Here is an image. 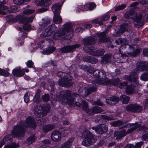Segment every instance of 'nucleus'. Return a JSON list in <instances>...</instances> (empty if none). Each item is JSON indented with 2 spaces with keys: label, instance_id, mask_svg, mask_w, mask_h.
Listing matches in <instances>:
<instances>
[{
  "label": "nucleus",
  "instance_id": "obj_44",
  "mask_svg": "<svg viewBox=\"0 0 148 148\" xmlns=\"http://www.w3.org/2000/svg\"><path fill=\"white\" fill-rule=\"evenodd\" d=\"M82 109L86 112L88 114L89 111H90V110L88 108V103L86 102L85 101H83L82 102Z\"/></svg>",
  "mask_w": 148,
  "mask_h": 148
},
{
  "label": "nucleus",
  "instance_id": "obj_45",
  "mask_svg": "<svg viewBox=\"0 0 148 148\" xmlns=\"http://www.w3.org/2000/svg\"><path fill=\"white\" fill-rule=\"evenodd\" d=\"M55 49L54 47H49L45 50L43 51L42 53L46 54H49L53 53L55 50Z\"/></svg>",
  "mask_w": 148,
  "mask_h": 148
},
{
  "label": "nucleus",
  "instance_id": "obj_41",
  "mask_svg": "<svg viewBox=\"0 0 148 148\" xmlns=\"http://www.w3.org/2000/svg\"><path fill=\"white\" fill-rule=\"evenodd\" d=\"M50 84V86L51 88V91L50 92V94L51 95V97L53 99H55L56 97V94L53 92L54 88V82L52 81H51L49 83Z\"/></svg>",
  "mask_w": 148,
  "mask_h": 148
},
{
  "label": "nucleus",
  "instance_id": "obj_55",
  "mask_svg": "<svg viewBox=\"0 0 148 148\" xmlns=\"http://www.w3.org/2000/svg\"><path fill=\"white\" fill-rule=\"evenodd\" d=\"M90 102L92 104L95 105H97L99 106H102L103 105V103L99 99H98L96 101L92 100L90 101Z\"/></svg>",
  "mask_w": 148,
  "mask_h": 148
},
{
  "label": "nucleus",
  "instance_id": "obj_50",
  "mask_svg": "<svg viewBox=\"0 0 148 148\" xmlns=\"http://www.w3.org/2000/svg\"><path fill=\"white\" fill-rule=\"evenodd\" d=\"M42 98L44 101L47 102L49 101L50 99L49 95L48 94H45L42 96Z\"/></svg>",
  "mask_w": 148,
  "mask_h": 148
},
{
  "label": "nucleus",
  "instance_id": "obj_51",
  "mask_svg": "<svg viewBox=\"0 0 148 148\" xmlns=\"http://www.w3.org/2000/svg\"><path fill=\"white\" fill-rule=\"evenodd\" d=\"M7 9V8L6 6L1 4L0 5V13L3 15L6 14V13L5 12L3 11V10H5Z\"/></svg>",
  "mask_w": 148,
  "mask_h": 148
},
{
  "label": "nucleus",
  "instance_id": "obj_22",
  "mask_svg": "<svg viewBox=\"0 0 148 148\" xmlns=\"http://www.w3.org/2000/svg\"><path fill=\"white\" fill-rule=\"evenodd\" d=\"M89 54L95 56H101L104 54L103 49L95 50L92 47H90V50L87 52Z\"/></svg>",
  "mask_w": 148,
  "mask_h": 148
},
{
  "label": "nucleus",
  "instance_id": "obj_47",
  "mask_svg": "<svg viewBox=\"0 0 148 148\" xmlns=\"http://www.w3.org/2000/svg\"><path fill=\"white\" fill-rule=\"evenodd\" d=\"M84 7H87L88 9V10H93L96 7V5L94 3H91L85 4V6Z\"/></svg>",
  "mask_w": 148,
  "mask_h": 148
},
{
  "label": "nucleus",
  "instance_id": "obj_1",
  "mask_svg": "<svg viewBox=\"0 0 148 148\" xmlns=\"http://www.w3.org/2000/svg\"><path fill=\"white\" fill-rule=\"evenodd\" d=\"M35 128L36 123L34 118L29 116L26 119L25 123L21 121L20 124L15 126L13 134L14 137H22L25 135V128L27 126Z\"/></svg>",
  "mask_w": 148,
  "mask_h": 148
},
{
  "label": "nucleus",
  "instance_id": "obj_35",
  "mask_svg": "<svg viewBox=\"0 0 148 148\" xmlns=\"http://www.w3.org/2000/svg\"><path fill=\"white\" fill-rule=\"evenodd\" d=\"M60 4L59 3L55 4L53 5L51 7V9L54 13V14H56L57 13H60Z\"/></svg>",
  "mask_w": 148,
  "mask_h": 148
},
{
  "label": "nucleus",
  "instance_id": "obj_27",
  "mask_svg": "<svg viewBox=\"0 0 148 148\" xmlns=\"http://www.w3.org/2000/svg\"><path fill=\"white\" fill-rule=\"evenodd\" d=\"M35 2L37 5L47 6L51 4V0H36Z\"/></svg>",
  "mask_w": 148,
  "mask_h": 148
},
{
  "label": "nucleus",
  "instance_id": "obj_57",
  "mask_svg": "<svg viewBox=\"0 0 148 148\" xmlns=\"http://www.w3.org/2000/svg\"><path fill=\"white\" fill-rule=\"evenodd\" d=\"M30 96V94L29 92H27L24 96V101L27 103H28L29 101V97Z\"/></svg>",
  "mask_w": 148,
  "mask_h": 148
},
{
  "label": "nucleus",
  "instance_id": "obj_58",
  "mask_svg": "<svg viewBox=\"0 0 148 148\" xmlns=\"http://www.w3.org/2000/svg\"><path fill=\"white\" fill-rule=\"evenodd\" d=\"M101 117L103 119L108 121L112 120L113 119V118L105 115H101Z\"/></svg>",
  "mask_w": 148,
  "mask_h": 148
},
{
  "label": "nucleus",
  "instance_id": "obj_3",
  "mask_svg": "<svg viewBox=\"0 0 148 148\" xmlns=\"http://www.w3.org/2000/svg\"><path fill=\"white\" fill-rule=\"evenodd\" d=\"M138 77L137 74L135 72H132L130 73L129 76V80L130 81L132 82V85H130L127 87L125 91L127 95L132 94L134 92L135 90L132 87H136L138 85Z\"/></svg>",
  "mask_w": 148,
  "mask_h": 148
},
{
  "label": "nucleus",
  "instance_id": "obj_4",
  "mask_svg": "<svg viewBox=\"0 0 148 148\" xmlns=\"http://www.w3.org/2000/svg\"><path fill=\"white\" fill-rule=\"evenodd\" d=\"M81 136L85 140L82 143L83 145L86 146L92 145L97 140L95 135L87 130H84Z\"/></svg>",
  "mask_w": 148,
  "mask_h": 148
},
{
  "label": "nucleus",
  "instance_id": "obj_52",
  "mask_svg": "<svg viewBox=\"0 0 148 148\" xmlns=\"http://www.w3.org/2000/svg\"><path fill=\"white\" fill-rule=\"evenodd\" d=\"M0 75L5 77H7L9 75V73L5 70L0 69Z\"/></svg>",
  "mask_w": 148,
  "mask_h": 148
},
{
  "label": "nucleus",
  "instance_id": "obj_20",
  "mask_svg": "<svg viewBox=\"0 0 148 148\" xmlns=\"http://www.w3.org/2000/svg\"><path fill=\"white\" fill-rule=\"evenodd\" d=\"M34 17V16H32L30 17H26L22 14H21L17 16L16 18L21 21L23 24H27L29 22H32Z\"/></svg>",
  "mask_w": 148,
  "mask_h": 148
},
{
  "label": "nucleus",
  "instance_id": "obj_6",
  "mask_svg": "<svg viewBox=\"0 0 148 148\" xmlns=\"http://www.w3.org/2000/svg\"><path fill=\"white\" fill-rule=\"evenodd\" d=\"M57 75L59 77L61 78L58 82L60 86L69 87L73 84V82L71 80L72 78L70 75L65 73L59 72L58 73Z\"/></svg>",
  "mask_w": 148,
  "mask_h": 148
},
{
  "label": "nucleus",
  "instance_id": "obj_56",
  "mask_svg": "<svg viewBox=\"0 0 148 148\" xmlns=\"http://www.w3.org/2000/svg\"><path fill=\"white\" fill-rule=\"evenodd\" d=\"M34 12L35 10H34L27 9L24 10L23 11V13L25 15H27L31 14L32 13H34Z\"/></svg>",
  "mask_w": 148,
  "mask_h": 148
},
{
  "label": "nucleus",
  "instance_id": "obj_14",
  "mask_svg": "<svg viewBox=\"0 0 148 148\" xmlns=\"http://www.w3.org/2000/svg\"><path fill=\"white\" fill-rule=\"evenodd\" d=\"M142 107L137 104H130L127 105L126 110L129 111L134 112H140L142 110Z\"/></svg>",
  "mask_w": 148,
  "mask_h": 148
},
{
  "label": "nucleus",
  "instance_id": "obj_28",
  "mask_svg": "<svg viewBox=\"0 0 148 148\" xmlns=\"http://www.w3.org/2000/svg\"><path fill=\"white\" fill-rule=\"evenodd\" d=\"M62 30L64 31L65 34L69 32H73V29L72 28V24L69 22L66 23L63 25V28Z\"/></svg>",
  "mask_w": 148,
  "mask_h": 148
},
{
  "label": "nucleus",
  "instance_id": "obj_61",
  "mask_svg": "<svg viewBox=\"0 0 148 148\" xmlns=\"http://www.w3.org/2000/svg\"><path fill=\"white\" fill-rule=\"evenodd\" d=\"M110 16L108 15H104L102 18L100 19V20L101 22L103 23V21H107L108 19L110 18Z\"/></svg>",
  "mask_w": 148,
  "mask_h": 148
},
{
  "label": "nucleus",
  "instance_id": "obj_17",
  "mask_svg": "<svg viewBox=\"0 0 148 148\" xmlns=\"http://www.w3.org/2000/svg\"><path fill=\"white\" fill-rule=\"evenodd\" d=\"M92 128L95 130L97 134H102L106 132L108 129L107 126L104 124H99L96 127H92Z\"/></svg>",
  "mask_w": 148,
  "mask_h": 148
},
{
  "label": "nucleus",
  "instance_id": "obj_48",
  "mask_svg": "<svg viewBox=\"0 0 148 148\" xmlns=\"http://www.w3.org/2000/svg\"><path fill=\"white\" fill-rule=\"evenodd\" d=\"M114 136L116 137V139L117 140H120L121 138L123 137V136L118 131H116L114 132Z\"/></svg>",
  "mask_w": 148,
  "mask_h": 148
},
{
  "label": "nucleus",
  "instance_id": "obj_7",
  "mask_svg": "<svg viewBox=\"0 0 148 148\" xmlns=\"http://www.w3.org/2000/svg\"><path fill=\"white\" fill-rule=\"evenodd\" d=\"M140 126V124H138L137 122L135 123H128L125 125H123L121 127H120V129H121L127 127L128 128V129L127 130L124 129L120 131V133L124 137L127 134H129L134 131Z\"/></svg>",
  "mask_w": 148,
  "mask_h": 148
},
{
  "label": "nucleus",
  "instance_id": "obj_5",
  "mask_svg": "<svg viewBox=\"0 0 148 148\" xmlns=\"http://www.w3.org/2000/svg\"><path fill=\"white\" fill-rule=\"evenodd\" d=\"M134 11L130 10L126 12L124 15L125 17L126 18H128L131 17L132 20L136 23H134V26L137 28H139L143 25L142 21L143 16L141 14H136L132 17L131 16L133 15Z\"/></svg>",
  "mask_w": 148,
  "mask_h": 148
},
{
  "label": "nucleus",
  "instance_id": "obj_43",
  "mask_svg": "<svg viewBox=\"0 0 148 148\" xmlns=\"http://www.w3.org/2000/svg\"><path fill=\"white\" fill-rule=\"evenodd\" d=\"M120 100L123 103L127 104L128 103L130 100V97L124 95L120 96Z\"/></svg>",
  "mask_w": 148,
  "mask_h": 148
},
{
  "label": "nucleus",
  "instance_id": "obj_19",
  "mask_svg": "<svg viewBox=\"0 0 148 148\" xmlns=\"http://www.w3.org/2000/svg\"><path fill=\"white\" fill-rule=\"evenodd\" d=\"M109 31L108 28H106L104 32L99 33L97 34V36L99 38V42H110V40L109 38L106 37V34Z\"/></svg>",
  "mask_w": 148,
  "mask_h": 148
},
{
  "label": "nucleus",
  "instance_id": "obj_38",
  "mask_svg": "<svg viewBox=\"0 0 148 148\" xmlns=\"http://www.w3.org/2000/svg\"><path fill=\"white\" fill-rule=\"evenodd\" d=\"M54 22L56 24H59L62 22V18L60 15L59 13L54 14L53 17Z\"/></svg>",
  "mask_w": 148,
  "mask_h": 148
},
{
  "label": "nucleus",
  "instance_id": "obj_16",
  "mask_svg": "<svg viewBox=\"0 0 148 148\" xmlns=\"http://www.w3.org/2000/svg\"><path fill=\"white\" fill-rule=\"evenodd\" d=\"M136 69L138 71L148 72V63L146 61L138 62L136 64Z\"/></svg>",
  "mask_w": 148,
  "mask_h": 148
},
{
  "label": "nucleus",
  "instance_id": "obj_63",
  "mask_svg": "<svg viewBox=\"0 0 148 148\" xmlns=\"http://www.w3.org/2000/svg\"><path fill=\"white\" fill-rule=\"evenodd\" d=\"M100 71L98 70H95L93 73V75L94 78H97L99 76Z\"/></svg>",
  "mask_w": 148,
  "mask_h": 148
},
{
  "label": "nucleus",
  "instance_id": "obj_62",
  "mask_svg": "<svg viewBox=\"0 0 148 148\" xmlns=\"http://www.w3.org/2000/svg\"><path fill=\"white\" fill-rule=\"evenodd\" d=\"M92 21L93 23L95 24H99L100 25H103V23L101 21L100 19L99 21V19H95L93 20Z\"/></svg>",
  "mask_w": 148,
  "mask_h": 148
},
{
  "label": "nucleus",
  "instance_id": "obj_54",
  "mask_svg": "<svg viewBox=\"0 0 148 148\" xmlns=\"http://www.w3.org/2000/svg\"><path fill=\"white\" fill-rule=\"evenodd\" d=\"M140 125V126L137 129V130L138 131H146L148 133V131H147V130H148V127L145 126V125H143L140 127L141 125Z\"/></svg>",
  "mask_w": 148,
  "mask_h": 148
},
{
  "label": "nucleus",
  "instance_id": "obj_32",
  "mask_svg": "<svg viewBox=\"0 0 148 148\" xmlns=\"http://www.w3.org/2000/svg\"><path fill=\"white\" fill-rule=\"evenodd\" d=\"M12 73L16 77H21L24 75V71L21 70L19 67L16 68L13 70Z\"/></svg>",
  "mask_w": 148,
  "mask_h": 148
},
{
  "label": "nucleus",
  "instance_id": "obj_53",
  "mask_svg": "<svg viewBox=\"0 0 148 148\" xmlns=\"http://www.w3.org/2000/svg\"><path fill=\"white\" fill-rule=\"evenodd\" d=\"M140 79L144 81H147L148 80V73H144L141 75Z\"/></svg>",
  "mask_w": 148,
  "mask_h": 148
},
{
  "label": "nucleus",
  "instance_id": "obj_29",
  "mask_svg": "<svg viewBox=\"0 0 148 148\" xmlns=\"http://www.w3.org/2000/svg\"><path fill=\"white\" fill-rule=\"evenodd\" d=\"M120 100L119 97L116 96L110 97L109 99L106 100V102L110 105H113L118 103Z\"/></svg>",
  "mask_w": 148,
  "mask_h": 148
},
{
  "label": "nucleus",
  "instance_id": "obj_39",
  "mask_svg": "<svg viewBox=\"0 0 148 148\" xmlns=\"http://www.w3.org/2000/svg\"><path fill=\"white\" fill-rule=\"evenodd\" d=\"M73 140V138H70L62 145V148H70Z\"/></svg>",
  "mask_w": 148,
  "mask_h": 148
},
{
  "label": "nucleus",
  "instance_id": "obj_36",
  "mask_svg": "<svg viewBox=\"0 0 148 148\" xmlns=\"http://www.w3.org/2000/svg\"><path fill=\"white\" fill-rule=\"evenodd\" d=\"M55 128V126L54 125L48 124L44 125L42 127V130L44 132L46 133L52 130Z\"/></svg>",
  "mask_w": 148,
  "mask_h": 148
},
{
  "label": "nucleus",
  "instance_id": "obj_25",
  "mask_svg": "<svg viewBox=\"0 0 148 148\" xmlns=\"http://www.w3.org/2000/svg\"><path fill=\"white\" fill-rule=\"evenodd\" d=\"M51 138L53 141L58 142L61 139V134L59 131H54L51 133Z\"/></svg>",
  "mask_w": 148,
  "mask_h": 148
},
{
  "label": "nucleus",
  "instance_id": "obj_49",
  "mask_svg": "<svg viewBox=\"0 0 148 148\" xmlns=\"http://www.w3.org/2000/svg\"><path fill=\"white\" fill-rule=\"evenodd\" d=\"M126 7V5L125 4L119 5L115 7L114 10L115 11L121 10L125 8Z\"/></svg>",
  "mask_w": 148,
  "mask_h": 148
},
{
  "label": "nucleus",
  "instance_id": "obj_8",
  "mask_svg": "<svg viewBox=\"0 0 148 148\" xmlns=\"http://www.w3.org/2000/svg\"><path fill=\"white\" fill-rule=\"evenodd\" d=\"M96 87L95 86H92L90 87L89 88L86 89L84 90L83 88H80L78 90L79 95L76 93H73L71 95L74 96L75 97H77L78 99L80 98V96H81L83 97H85L89 94H91L93 92L95 91Z\"/></svg>",
  "mask_w": 148,
  "mask_h": 148
},
{
  "label": "nucleus",
  "instance_id": "obj_23",
  "mask_svg": "<svg viewBox=\"0 0 148 148\" xmlns=\"http://www.w3.org/2000/svg\"><path fill=\"white\" fill-rule=\"evenodd\" d=\"M65 32L62 30L59 29L56 31L53 35V38L55 40H61L64 37Z\"/></svg>",
  "mask_w": 148,
  "mask_h": 148
},
{
  "label": "nucleus",
  "instance_id": "obj_10",
  "mask_svg": "<svg viewBox=\"0 0 148 148\" xmlns=\"http://www.w3.org/2000/svg\"><path fill=\"white\" fill-rule=\"evenodd\" d=\"M95 39L92 36H90L86 38L83 40V43L84 45L83 47L84 50L87 53L90 50L91 45L95 44Z\"/></svg>",
  "mask_w": 148,
  "mask_h": 148
},
{
  "label": "nucleus",
  "instance_id": "obj_60",
  "mask_svg": "<svg viewBox=\"0 0 148 148\" xmlns=\"http://www.w3.org/2000/svg\"><path fill=\"white\" fill-rule=\"evenodd\" d=\"M24 25L23 26V28L24 30H29L31 29V25L27 24H23Z\"/></svg>",
  "mask_w": 148,
  "mask_h": 148
},
{
  "label": "nucleus",
  "instance_id": "obj_59",
  "mask_svg": "<svg viewBox=\"0 0 148 148\" xmlns=\"http://www.w3.org/2000/svg\"><path fill=\"white\" fill-rule=\"evenodd\" d=\"M8 146H5L4 148H16L18 146V145H16L14 143H12L11 145H9Z\"/></svg>",
  "mask_w": 148,
  "mask_h": 148
},
{
  "label": "nucleus",
  "instance_id": "obj_12",
  "mask_svg": "<svg viewBox=\"0 0 148 148\" xmlns=\"http://www.w3.org/2000/svg\"><path fill=\"white\" fill-rule=\"evenodd\" d=\"M132 22L126 23L122 24L120 26V29L117 31V35L119 36L125 31H128L132 29Z\"/></svg>",
  "mask_w": 148,
  "mask_h": 148
},
{
  "label": "nucleus",
  "instance_id": "obj_64",
  "mask_svg": "<svg viewBox=\"0 0 148 148\" xmlns=\"http://www.w3.org/2000/svg\"><path fill=\"white\" fill-rule=\"evenodd\" d=\"M143 143V141L137 143L134 146V148H140Z\"/></svg>",
  "mask_w": 148,
  "mask_h": 148
},
{
  "label": "nucleus",
  "instance_id": "obj_2",
  "mask_svg": "<svg viewBox=\"0 0 148 148\" xmlns=\"http://www.w3.org/2000/svg\"><path fill=\"white\" fill-rule=\"evenodd\" d=\"M76 97L71 95V93L69 90H65L60 92L59 100L65 103H68L72 106L80 107L81 104L79 102H75L74 99Z\"/></svg>",
  "mask_w": 148,
  "mask_h": 148
},
{
  "label": "nucleus",
  "instance_id": "obj_11",
  "mask_svg": "<svg viewBox=\"0 0 148 148\" xmlns=\"http://www.w3.org/2000/svg\"><path fill=\"white\" fill-rule=\"evenodd\" d=\"M57 27L54 24H52L49 25L44 31L40 35L41 37L45 38L47 36L51 35L53 32L57 29Z\"/></svg>",
  "mask_w": 148,
  "mask_h": 148
},
{
  "label": "nucleus",
  "instance_id": "obj_33",
  "mask_svg": "<svg viewBox=\"0 0 148 148\" xmlns=\"http://www.w3.org/2000/svg\"><path fill=\"white\" fill-rule=\"evenodd\" d=\"M83 60L86 62H88L93 64L97 62V60L95 58L90 56H86L83 58Z\"/></svg>",
  "mask_w": 148,
  "mask_h": 148
},
{
  "label": "nucleus",
  "instance_id": "obj_26",
  "mask_svg": "<svg viewBox=\"0 0 148 148\" xmlns=\"http://www.w3.org/2000/svg\"><path fill=\"white\" fill-rule=\"evenodd\" d=\"M106 82L104 83L105 84H106L105 85L109 84L114 86L117 85L118 86L121 81L119 78H117L111 79H106ZM103 83L104 84V83Z\"/></svg>",
  "mask_w": 148,
  "mask_h": 148
},
{
  "label": "nucleus",
  "instance_id": "obj_46",
  "mask_svg": "<svg viewBox=\"0 0 148 148\" xmlns=\"http://www.w3.org/2000/svg\"><path fill=\"white\" fill-rule=\"evenodd\" d=\"M124 122L122 121L118 120L112 123V125L114 126L119 127L120 128L123 125Z\"/></svg>",
  "mask_w": 148,
  "mask_h": 148
},
{
  "label": "nucleus",
  "instance_id": "obj_31",
  "mask_svg": "<svg viewBox=\"0 0 148 148\" xmlns=\"http://www.w3.org/2000/svg\"><path fill=\"white\" fill-rule=\"evenodd\" d=\"M14 129H13V131H12V135H11L10 134H9L5 136V137H4L3 140L2 141H3V142H4V144H6V143H7L8 144V145H10V143L12 142V136H13L14 137H15L14 136L13 134V132H14Z\"/></svg>",
  "mask_w": 148,
  "mask_h": 148
},
{
  "label": "nucleus",
  "instance_id": "obj_24",
  "mask_svg": "<svg viewBox=\"0 0 148 148\" xmlns=\"http://www.w3.org/2000/svg\"><path fill=\"white\" fill-rule=\"evenodd\" d=\"M114 58V56L110 54H107L103 56L101 62L102 64H106L108 63L111 62Z\"/></svg>",
  "mask_w": 148,
  "mask_h": 148
},
{
  "label": "nucleus",
  "instance_id": "obj_30",
  "mask_svg": "<svg viewBox=\"0 0 148 148\" xmlns=\"http://www.w3.org/2000/svg\"><path fill=\"white\" fill-rule=\"evenodd\" d=\"M89 115H91L95 113H100L103 111V110L101 108L98 106H95L92 108L90 111H89Z\"/></svg>",
  "mask_w": 148,
  "mask_h": 148
},
{
  "label": "nucleus",
  "instance_id": "obj_42",
  "mask_svg": "<svg viewBox=\"0 0 148 148\" xmlns=\"http://www.w3.org/2000/svg\"><path fill=\"white\" fill-rule=\"evenodd\" d=\"M51 19L50 18H44L42 19L40 25L42 26H45L50 23Z\"/></svg>",
  "mask_w": 148,
  "mask_h": 148
},
{
  "label": "nucleus",
  "instance_id": "obj_13",
  "mask_svg": "<svg viewBox=\"0 0 148 148\" xmlns=\"http://www.w3.org/2000/svg\"><path fill=\"white\" fill-rule=\"evenodd\" d=\"M125 47L126 51V57L132 56H135L140 52L139 49H136L134 50L133 47L130 45L125 43Z\"/></svg>",
  "mask_w": 148,
  "mask_h": 148
},
{
  "label": "nucleus",
  "instance_id": "obj_18",
  "mask_svg": "<svg viewBox=\"0 0 148 148\" xmlns=\"http://www.w3.org/2000/svg\"><path fill=\"white\" fill-rule=\"evenodd\" d=\"M120 43L124 44V45H121L120 47L119 51L121 53V56L123 58H125L126 57V51L125 47V43H127V40L126 39L121 38L119 39Z\"/></svg>",
  "mask_w": 148,
  "mask_h": 148
},
{
  "label": "nucleus",
  "instance_id": "obj_15",
  "mask_svg": "<svg viewBox=\"0 0 148 148\" xmlns=\"http://www.w3.org/2000/svg\"><path fill=\"white\" fill-rule=\"evenodd\" d=\"M108 78L106 77V74L105 72L103 70H101L100 71L99 77L97 78H95V81L96 83L98 84L101 85H106L105 83L106 81V79Z\"/></svg>",
  "mask_w": 148,
  "mask_h": 148
},
{
  "label": "nucleus",
  "instance_id": "obj_37",
  "mask_svg": "<svg viewBox=\"0 0 148 148\" xmlns=\"http://www.w3.org/2000/svg\"><path fill=\"white\" fill-rule=\"evenodd\" d=\"M41 92V90L39 89H37L36 90V93L33 99V101L37 103H38L40 102V94Z\"/></svg>",
  "mask_w": 148,
  "mask_h": 148
},
{
  "label": "nucleus",
  "instance_id": "obj_9",
  "mask_svg": "<svg viewBox=\"0 0 148 148\" xmlns=\"http://www.w3.org/2000/svg\"><path fill=\"white\" fill-rule=\"evenodd\" d=\"M50 109L49 105H47L40 107L38 106L35 107L34 110V114L38 117L45 116Z\"/></svg>",
  "mask_w": 148,
  "mask_h": 148
},
{
  "label": "nucleus",
  "instance_id": "obj_40",
  "mask_svg": "<svg viewBox=\"0 0 148 148\" xmlns=\"http://www.w3.org/2000/svg\"><path fill=\"white\" fill-rule=\"evenodd\" d=\"M36 140L35 137L33 134L29 136L27 139L26 144L27 145H30L35 142Z\"/></svg>",
  "mask_w": 148,
  "mask_h": 148
},
{
  "label": "nucleus",
  "instance_id": "obj_21",
  "mask_svg": "<svg viewBox=\"0 0 148 148\" xmlns=\"http://www.w3.org/2000/svg\"><path fill=\"white\" fill-rule=\"evenodd\" d=\"M80 47V45L76 44L73 45H67L64 47L60 49L61 51L63 53H68L74 51L75 49L78 48Z\"/></svg>",
  "mask_w": 148,
  "mask_h": 148
},
{
  "label": "nucleus",
  "instance_id": "obj_34",
  "mask_svg": "<svg viewBox=\"0 0 148 148\" xmlns=\"http://www.w3.org/2000/svg\"><path fill=\"white\" fill-rule=\"evenodd\" d=\"M47 44L48 43L49 44L50 46H52L54 44V42L53 40L50 39H45L44 40L41 41L40 42L38 43V46H40V48L42 49L44 45L42 44L43 43Z\"/></svg>",
  "mask_w": 148,
  "mask_h": 148
}]
</instances>
